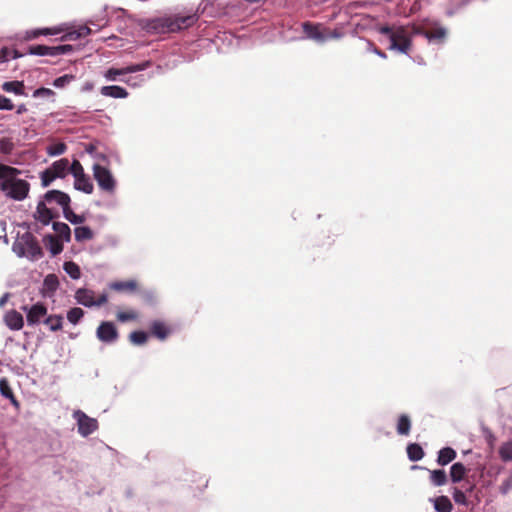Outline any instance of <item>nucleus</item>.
Here are the masks:
<instances>
[{"label": "nucleus", "mask_w": 512, "mask_h": 512, "mask_svg": "<svg viewBox=\"0 0 512 512\" xmlns=\"http://www.w3.org/2000/svg\"><path fill=\"white\" fill-rule=\"evenodd\" d=\"M379 32L384 35L388 41V48L403 54H408L412 48V39L415 35L422 33L420 26L410 25H392L382 26Z\"/></svg>", "instance_id": "1"}, {"label": "nucleus", "mask_w": 512, "mask_h": 512, "mask_svg": "<svg viewBox=\"0 0 512 512\" xmlns=\"http://www.w3.org/2000/svg\"><path fill=\"white\" fill-rule=\"evenodd\" d=\"M196 21V14L160 17L150 23L149 29L156 33L177 32L192 26Z\"/></svg>", "instance_id": "2"}, {"label": "nucleus", "mask_w": 512, "mask_h": 512, "mask_svg": "<svg viewBox=\"0 0 512 512\" xmlns=\"http://www.w3.org/2000/svg\"><path fill=\"white\" fill-rule=\"evenodd\" d=\"M75 299L79 304L86 307L101 306L107 302V294L102 293L96 296L93 290L80 288L75 293Z\"/></svg>", "instance_id": "3"}, {"label": "nucleus", "mask_w": 512, "mask_h": 512, "mask_svg": "<svg viewBox=\"0 0 512 512\" xmlns=\"http://www.w3.org/2000/svg\"><path fill=\"white\" fill-rule=\"evenodd\" d=\"M423 35L430 43L443 44L447 37V29L437 23L420 27Z\"/></svg>", "instance_id": "4"}, {"label": "nucleus", "mask_w": 512, "mask_h": 512, "mask_svg": "<svg viewBox=\"0 0 512 512\" xmlns=\"http://www.w3.org/2000/svg\"><path fill=\"white\" fill-rule=\"evenodd\" d=\"M73 417L77 421L79 434L84 436V437L92 434L98 428L97 420L87 416L81 410L75 411L73 413Z\"/></svg>", "instance_id": "5"}, {"label": "nucleus", "mask_w": 512, "mask_h": 512, "mask_svg": "<svg viewBox=\"0 0 512 512\" xmlns=\"http://www.w3.org/2000/svg\"><path fill=\"white\" fill-rule=\"evenodd\" d=\"M93 175L99 187L105 191H112L115 187V181L111 172L100 164L93 165Z\"/></svg>", "instance_id": "6"}, {"label": "nucleus", "mask_w": 512, "mask_h": 512, "mask_svg": "<svg viewBox=\"0 0 512 512\" xmlns=\"http://www.w3.org/2000/svg\"><path fill=\"white\" fill-rule=\"evenodd\" d=\"M22 310L26 312V319L28 325L39 324L41 319L47 315V307L44 303L37 302L31 307L23 306Z\"/></svg>", "instance_id": "7"}, {"label": "nucleus", "mask_w": 512, "mask_h": 512, "mask_svg": "<svg viewBox=\"0 0 512 512\" xmlns=\"http://www.w3.org/2000/svg\"><path fill=\"white\" fill-rule=\"evenodd\" d=\"M29 190L30 184L26 180L16 179L12 184H9V189L3 192L6 196L21 201L27 197Z\"/></svg>", "instance_id": "8"}, {"label": "nucleus", "mask_w": 512, "mask_h": 512, "mask_svg": "<svg viewBox=\"0 0 512 512\" xmlns=\"http://www.w3.org/2000/svg\"><path fill=\"white\" fill-rule=\"evenodd\" d=\"M96 336L101 342L111 344L118 339L119 335L114 323L105 321L98 326Z\"/></svg>", "instance_id": "9"}, {"label": "nucleus", "mask_w": 512, "mask_h": 512, "mask_svg": "<svg viewBox=\"0 0 512 512\" xmlns=\"http://www.w3.org/2000/svg\"><path fill=\"white\" fill-rule=\"evenodd\" d=\"M303 31L306 35V38L311 39L317 43L322 44L327 41L325 27L321 24H312L309 22L303 23Z\"/></svg>", "instance_id": "10"}, {"label": "nucleus", "mask_w": 512, "mask_h": 512, "mask_svg": "<svg viewBox=\"0 0 512 512\" xmlns=\"http://www.w3.org/2000/svg\"><path fill=\"white\" fill-rule=\"evenodd\" d=\"M20 174L17 168L0 163V190L7 191L9 184H12Z\"/></svg>", "instance_id": "11"}, {"label": "nucleus", "mask_w": 512, "mask_h": 512, "mask_svg": "<svg viewBox=\"0 0 512 512\" xmlns=\"http://www.w3.org/2000/svg\"><path fill=\"white\" fill-rule=\"evenodd\" d=\"M3 321L9 329L14 331L21 330L24 326V319L22 314L14 309L5 313Z\"/></svg>", "instance_id": "12"}, {"label": "nucleus", "mask_w": 512, "mask_h": 512, "mask_svg": "<svg viewBox=\"0 0 512 512\" xmlns=\"http://www.w3.org/2000/svg\"><path fill=\"white\" fill-rule=\"evenodd\" d=\"M130 297H135L141 299L147 303H152L156 296L152 290L142 289L139 287L138 283L134 280H130Z\"/></svg>", "instance_id": "13"}, {"label": "nucleus", "mask_w": 512, "mask_h": 512, "mask_svg": "<svg viewBox=\"0 0 512 512\" xmlns=\"http://www.w3.org/2000/svg\"><path fill=\"white\" fill-rule=\"evenodd\" d=\"M44 199L48 203L56 202L62 207V209L70 204L69 195L60 190H50L46 192Z\"/></svg>", "instance_id": "14"}, {"label": "nucleus", "mask_w": 512, "mask_h": 512, "mask_svg": "<svg viewBox=\"0 0 512 512\" xmlns=\"http://www.w3.org/2000/svg\"><path fill=\"white\" fill-rule=\"evenodd\" d=\"M54 218L52 211L47 208L44 202H39L35 212V219L40 221L43 225H48Z\"/></svg>", "instance_id": "15"}, {"label": "nucleus", "mask_w": 512, "mask_h": 512, "mask_svg": "<svg viewBox=\"0 0 512 512\" xmlns=\"http://www.w3.org/2000/svg\"><path fill=\"white\" fill-rule=\"evenodd\" d=\"M151 333L160 340H165L171 334V328L162 321H154L151 324Z\"/></svg>", "instance_id": "16"}, {"label": "nucleus", "mask_w": 512, "mask_h": 512, "mask_svg": "<svg viewBox=\"0 0 512 512\" xmlns=\"http://www.w3.org/2000/svg\"><path fill=\"white\" fill-rule=\"evenodd\" d=\"M91 29L87 26H80L78 29L67 31L62 37L61 41H74L90 35Z\"/></svg>", "instance_id": "17"}, {"label": "nucleus", "mask_w": 512, "mask_h": 512, "mask_svg": "<svg viewBox=\"0 0 512 512\" xmlns=\"http://www.w3.org/2000/svg\"><path fill=\"white\" fill-rule=\"evenodd\" d=\"M69 160L67 158L59 159L52 163L50 169L54 172L57 178H64L69 170Z\"/></svg>", "instance_id": "18"}, {"label": "nucleus", "mask_w": 512, "mask_h": 512, "mask_svg": "<svg viewBox=\"0 0 512 512\" xmlns=\"http://www.w3.org/2000/svg\"><path fill=\"white\" fill-rule=\"evenodd\" d=\"M47 248L50 250L53 256L58 255L63 250V244L60 242L58 237L54 235H47L44 238Z\"/></svg>", "instance_id": "19"}, {"label": "nucleus", "mask_w": 512, "mask_h": 512, "mask_svg": "<svg viewBox=\"0 0 512 512\" xmlns=\"http://www.w3.org/2000/svg\"><path fill=\"white\" fill-rule=\"evenodd\" d=\"M5 92H11L16 95H25V85L23 81H7L2 84Z\"/></svg>", "instance_id": "20"}, {"label": "nucleus", "mask_w": 512, "mask_h": 512, "mask_svg": "<svg viewBox=\"0 0 512 512\" xmlns=\"http://www.w3.org/2000/svg\"><path fill=\"white\" fill-rule=\"evenodd\" d=\"M74 187L75 189L82 191L86 194H91L94 188L93 183L86 174L75 179Z\"/></svg>", "instance_id": "21"}, {"label": "nucleus", "mask_w": 512, "mask_h": 512, "mask_svg": "<svg viewBox=\"0 0 512 512\" xmlns=\"http://www.w3.org/2000/svg\"><path fill=\"white\" fill-rule=\"evenodd\" d=\"M53 230L56 232L58 238L69 242L71 240V230L70 227L63 222H54Z\"/></svg>", "instance_id": "22"}, {"label": "nucleus", "mask_w": 512, "mask_h": 512, "mask_svg": "<svg viewBox=\"0 0 512 512\" xmlns=\"http://www.w3.org/2000/svg\"><path fill=\"white\" fill-rule=\"evenodd\" d=\"M101 94L113 98H124L127 96V92L124 88L115 85L102 87Z\"/></svg>", "instance_id": "23"}, {"label": "nucleus", "mask_w": 512, "mask_h": 512, "mask_svg": "<svg viewBox=\"0 0 512 512\" xmlns=\"http://www.w3.org/2000/svg\"><path fill=\"white\" fill-rule=\"evenodd\" d=\"M456 457V452L450 447L442 448L438 453V464L444 466L453 461Z\"/></svg>", "instance_id": "24"}, {"label": "nucleus", "mask_w": 512, "mask_h": 512, "mask_svg": "<svg viewBox=\"0 0 512 512\" xmlns=\"http://www.w3.org/2000/svg\"><path fill=\"white\" fill-rule=\"evenodd\" d=\"M27 54L36 56H51L53 57L52 46L46 45H30L27 49Z\"/></svg>", "instance_id": "25"}, {"label": "nucleus", "mask_w": 512, "mask_h": 512, "mask_svg": "<svg viewBox=\"0 0 512 512\" xmlns=\"http://www.w3.org/2000/svg\"><path fill=\"white\" fill-rule=\"evenodd\" d=\"M466 472H467V470L462 463L453 464L450 469V477H451L452 482H454V483L460 482L466 475Z\"/></svg>", "instance_id": "26"}, {"label": "nucleus", "mask_w": 512, "mask_h": 512, "mask_svg": "<svg viewBox=\"0 0 512 512\" xmlns=\"http://www.w3.org/2000/svg\"><path fill=\"white\" fill-rule=\"evenodd\" d=\"M437 512H451L452 503L447 496H439L433 500Z\"/></svg>", "instance_id": "27"}, {"label": "nucleus", "mask_w": 512, "mask_h": 512, "mask_svg": "<svg viewBox=\"0 0 512 512\" xmlns=\"http://www.w3.org/2000/svg\"><path fill=\"white\" fill-rule=\"evenodd\" d=\"M75 239L78 242L91 240L94 237L93 231L87 226H79L74 230Z\"/></svg>", "instance_id": "28"}, {"label": "nucleus", "mask_w": 512, "mask_h": 512, "mask_svg": "<svg viewBox=\"0 0 512 512\" xmlns=\"http://www.w3.org/2000/svg\"><path fill=\"white\" fill-rule=\"evenodd\" d=\"M410 429H411V420L409 418V416L405 415V414H402L399 418H398V422H397V433L399 435H408L410 433Z\"/></svg>", "instance_id": "29"}, {"label": "nucleus", "mask_w": 512, "mask_h": 512, "mask_svg": "<svg viewBox=\"0 0 512 512\" xmlns=\"http://www.w3.org/2000/svg\"><path fill=\"white\" fill-rule=\"evenodd\" d=\"M43 322L51 331L55 332L62 329L63 317L61 315H50Z\"/></svg>", "instance_id": "30"}, {"label": "nucleus", "mask_w": 512, "mask_h": 512, "mask_svg": "<svg viewBox=\"0 0 512 512\" xmlns=\"http://www.w3.org/2000/svg\"><path fill=\"white\" fill-rule=\"evenodd\" d=\"M407 454L411 461H419L424 456L421 446L415 443L408 445Z\"/></svg>", "instance_id": "31"}, {"label": "nucleus", "mask_w": 512, "mask_h": 512, "mask_svg": "<svg viewBox=\"0 0 512 512\" xmlns=\"http://www.w3.org/2000/svg\"><path fill=\"white\" fill-rule=\"evenodd\" d=\"M499 455L505 462L512 461V440L501 444L499 447Z\"/></svg>", "instance_id": "32"}, {"label": "nucleus", "mask_w": 512, "mask_h": 512, "mask_svg": "<svg viewBox=\"0 0 512 512\" xmlns=\"http://www.w3.org/2000/svg\"><path fill=\"white\" fill-rule=\"evenodd\" d=\"M63 214H64V217L69 221L71 222L72 224H81L85 221V217L82 216V215H77L75 214L71 208H70V204L68 206H66L65 208H63Z\"/></svg>", "instance_id": "33"}, {"label": "nucleus", "mask_w": 512, "mask_h": 512, "mask_svg": "<svg viewBox=\"0 0 512 512\" xmlns=\"http://www.w3.org/2000/svg\"><path fill=\"white\" fill-rule=\"evenodd\" d=\"M430 479L435 486H442L447 482V476L444 470L431 471Z\"/></svg>", "instance_id": "34"}, {"label": "nucleus", "mask_w": 512, "mask_h": 512, "mask_svg": "<svg viewBox=\"0 0 512 512\" xmlns=\"http://www.w3.org/2000/svg\"><path fill=\"white\" fill-rule=\"evenodd\" d=\"M63 268H64L65 272L72 279L80 278V276H81L80 268L76 263H74L72 261L65 262Z\"/></svg>", "instance_id": "35"}, {"label": "nucleus", "mask_w": 512, "mask_h": 512, "mask_svg": "<svg viewBox=\"0 0 512 512\" xmlns=\"http://www.w3.org/2000/svg\"><path fill=\"white\" fill-rule=\"evenodd\" d=\"M65 31H67V27L65 25L37 29L39 36L57 35V34L65 32Z\"/></svg>", "instance_id": "36"}, {"label": "nucleus", "mask_w": 512, "mask_h": 512, "mask_svg": "<svg viewBox=\"0 0 512 512\" xmlns=\"http://www.w3.org/2000/svg\"><path fill=\"white\" fill-rule=\"evenodd\" d=\"M83 316H84V311H83V309H81L79 307L71 308L67 312L68 321L74 325H76L81 320V318Z\"/></svg>", "instance_id": "37"}, {"label": "nucleus", "mask_w": 512, "mask_h": 512, "mask_svg": "<svg viewBox=\"0 0 512 512\" xmlns=\"http://www.w3.org/2000/svg\"><path fill=\"white\" fill-rule=\"evenodd\" d=\"M66 149V144L63 142H59L49 145L46 151L49 156H58L63 154L66 151Z\"/></svg>", "instance_id": "38"}, {"label": "nucleus", "mask_w": 512, "mask_h": 512, "mask_svg": "<svg viewBox=\"0 0 512 512\" xmlns=\"http://www.w3.org/2000/svg\"><path fill=\"white\" fill-rule=\"evenodd\" d=\"M22 54H19L17 50H10L7 47H3L0 49V63H3L10 58L17 59L21 57Z\"/></svg>", "instance_id": "39"}, {"label": "nucleus", "mask_w": 512, "mask_h": 512, "mask_svg": "<svg viewBox=\"0 0 512 512\" xmlns=\"http://www.w3.org/2000/svg\"><path fill=\"white\" fill-rule=\"evenodd\" d=\"M56 178H57V176L50 169V167L45 169L41 173V183H42V186L43 187H48Z\"/></svg>", "instance_id": "40"}, {"label": "nucleus", "mask_w": 512, "mask_h": 512, "mask_svg": "<svg viewBox=\"0 0 512 512\" xmlns=\"http://www.w3.org/2000/svg\"><path fill=\"white\" fill-rule=\"evenodd\" d=\"M0 393L5 398H12V396L14 395L10 387L9 381L6 378L0 379Z\"/></svg>", "instance_id": "41"}, {"label": "nucleus", "mask_w": 512, "mask_h": 512, "mask_svg": "<svg viewBox=\"0 0 512 512\" xmlns=\"http://www.w3.org/2000/svg\"><path fill=\"white\" fill-rule=\"evenodd\" d=\"M149 337V334L143 331L133 332L130 335V340L137 345L144 344Z\"/></svg>", "instance_id": "42"}, {"label": "nucleus", "mask_w": 512, "mask_h": 512, "mask_svg": "<svg viewBox=\"0 0 512 512\" xmlns=\"http://www.w3.org/2000/svg\"><path fill=\"white\" fill-rule=\"evenodd\" d=\"M68 171L74 176L75 179L85 175L84 169L78 160H74L72 164L69 165Z\"/></svg>", "instance_id": "43"}, {"label": "nucleus", "mask_w": 512, "mask_h": 512, "mask_svg": "<svg viewBox=\"0 0 512 512\" xmlns=\"http://www.w3.org/2000/svg\"><path fill=\"white\" fill-rule=\"evenodd\" d=\"M52 49H53V57L63 55V54H68L74 50L73 46L69 45V44L52 46Z\"/></svg>", "instance_id": "44"}, {"label": "nucleus", "mask_w": 512, "mask_h": 512, "mask_svg": "<svg viewBox=\"0 0 512 512\" xmlns=\"http://www.w3.org/2000/svg\"><path fill=\"white\" fill-rule=\"evenodd\" d=\"M452 494H453V499L457 504H461V505H465V506L468 505L467 497L462 490H460L458 488H454Z\"/></svg>", "instance_id": "45"}, {"label": "nucleus", "mask_w": 512, "mask_h": 512, "mask_svg": "<svg viewBox=\"0 0 512 512\" xmlns=\"http://www.w3.org/2000/svg\"><path fill=\"white\" fill-rule=\"evenodd\" d=\"M74 78L75 77L73 75L66 74L56 78L53 82V85L57 88H63L65 85L69 84L72 80H74Z\"/></svg>", "instance_id": "46"}, {"label": "nucleus", "mask_w": 512, "mask_h": 512, "mask_svg": "<svg viewBox=\"0 0 512 512\" xmlns=\"http://www.w3.org/2000/svg\"><path fill=\"white\" fill-rule=\"evenodd\" d=\"M44 284L49 290L54 291L57 289L59 282L56 275L49 274L45 277Z\"/></svg>", "instance_id": "47"}, {"label": "nucleus", "mask_w": 512, "mask_h": 512, "mask_svg": "<svg viewBox=\"0 0 512 512\" xmlns=\"http://www.w3.org/2000/svg\"><path fill=\"white\" fill-rule=\"evenodd\" d=\"M128 71V68H123V69H115V68H110L109 70H107V72L105 73V77L108 79V80H116L117 76L119 75H122V74H125L126 72Z\"/></svg>", "instance_id": "48"}, {"label": "nucleus", "mask_w": 512, "mask_h": 512, "mask_svg": "<svg viewBox=\"0 0 512 512\" xmlns=\"http://www.w3.org/2000/svg\"><path fill=\"white\" fill-rule=\"evenodd\" d=\"M499 490L503 495L508 494L512 490V473L502 482Z\"/></svg>", "instance_id": "49"}, {"label": "nucleus", "mask_w": 512, "mask_h": 512, "mask_svg": "<svg viewBox=\"0 0 512 512\" xmlns=\"http://www.w3.org/2000/svg\"><path fill=\"white\" fill-rule=\"evenodd\" d=\"M54 94L55 93L53 90H51L49 88L41 87L34 91L33 96L34 97H51V96H54Z\"/></svg>", "instance_id": "50"}, {"label": "nucleus", "mask_w": 512, "mask_h": 512, "mask_svg": "<svg viewBox=\"0 0 512 512\" xmlns=\"http://www.w3.org/2000/svg\"><path fill=\"white\" fill-rule=\"evenodd\" d=\"M13 143L9 139H2L0 142V150L2 153L9 154L13 150Z\"/></svg>", "instance_id": "51"}, {"label": "nucleus", "mask_w": 512, "mask_h": 512, "mask_svg": "<svg viewBox=\"0 0 512 512\" xmlns=\"http://www.w3.org/2000/svg\"><path fill=\"white\" fill-rule=\"evenodd\" d=\"M14 104L12 101L4 95H0V110H12Z\"/></svg>", "instance_id": "52"}, {"label": "nucleus", "mask_w": 512, "mask_h": 512, "mask_svg": "<svg viewBox=\"0 0 512 512\" xmlns=\"http://www.w3.org/2000/svg\"><path fill=\"white\" fill-rule=\"evenodd\" d=\"M325 33L327 35V40L328 39H340L343 37V33L337 29L335 30H330L328 28L325 27Z\"/></svg>", "instance_id": "53"}, {"label": "nucleus", "mask_w": 512, "mask_h": 512, "mask_svg": "<svg viewBox=\"0 0 512 512\" xmlns=\"http://www.w3.org/2000/svg\"><path fill=\"white\" fill-rule=\"evenodd\" d=\"M38 37L39 33L37 32V29L27 30L23 36L24 40L26 41L34 40Z\"/></svg>", "instance_id": "54"}, {"label": "nucleus", "mask_w": 512, "mask_h": 512, "mask_svg": "<svg viewBox=\"0 0 512 512\" xmlns=\"http://www.w3.org/2000/svg\"><path fill=\"white\" fill-rule=\"evenodd\" d=\"M109 288L113 290H126L128 289V282H113L109 284Z\"/></svg>", "instance_id": "55"}, {"label": "nucleus", "mask_w": 512, "mask_h": 512, "mask_svg": "<svg viewBox=\"0 0 512 512\" xmlns=\"http://www.w3.org/2000/svg\"><path fill=\"white\" fill-rule=\"evenodd\" d=\"M9 298V293H5L1 298H0V307H4V305L6 304L7 300Z\"/></svg>", "instance_id": "56"}, {"label": "nucleus", "mask_w": 512, "mask_h": 512, "mask_svg": "<svg viewBox=\"0 0 512 512\" xmlns=\"http://www.w3.org/2000/svg\"><path fill=\"white\" fill-rule=\"evenodd\" d=\"M31 249H32L33 255H35V254L41 255V248L37 244L32 245Z\"/></svg>", "instance_id": "57"}, {"label": "nucleus", "mask_w": 512, "mask_h": 512, "mask_svg": "<svg viewBox=\"0 0 512 512\" xmlns=\"http://www.w3.org/2000/svg\"><path fill=\"white\" fill-rule=\"evenodd\" d=\"M11 402V404L16 407L17 409L20 407L19 401L16 399V397L13 395L12 398H8Z\"/></svg>", "instance_id": "58"}, {"label": "nucleus", "mask_w": 512, "mask_h": 512, "mask_svg": "<svg viewBox=\"0 0 512 512\" xmlns=\"http://www.w3.org/2000/svg\"><path fill=\"white\" fill-rule=\"evenodd\" d=\"M371 51L381 58H386V54L378 50L377 48H372Z\"/></svg>", "instance_id": "59"}, {"label": "nucleus", "mask_w": 512, "mask_h": 512, "mask_svg": "<svg viewBox=\"0 0 512 512\" xmlns=\"http://www.w3.org/2000/svg\"><path fill=\"white\" fill-rule=\"evenodd\" d=\"M118 318L121 321H127L128 320V312H121V313H119Z\"/></svg>", "instance_id": "60"}, {"label": "nucleus", "mask_w": 512, "mask_h": 512, "mask_svg": "<svg viewBox=\"0 0 512 512\" xmlns=\"http://www.w3.org/2000/svg\"><path fill=\"white\" fill-rule=\"evenodd\" d=\"M209 4H210L209 0L202 1V3L199 5L198 10L202 9V11H204Z\"/></svg>", "instance_id": "61"}, {"label": "nucleus", "mask_w": 512, "mask_h": 512, "mask_svg": "<svg viewBox=\"0 0 512 512\" xmlns=\"http://www.w3.org/2000/svg\"><path fill=\"white\" fill-rule=\"evenodd\" d=\"M26 111H27V109H26V106L24 104L19 105L18 108H17V114H22V113H24Z\"/></svg>", "instance_id": "62"}, {"label": "nucleus", "mask_w": 512, "mask_h": 512, "mask_svg": "<svg viewBox=\"0 0 512 512\" xmlns=\"http://www.w3.org/2000/svg\"><path fill=\"white\" fill-rule=\"evenodd\" d=\"M141 69H143L142 66H132V65H130L129 71H130V73H133V72L139 71Z\"/></svg>", "instance_id": "63"}, {"label": "nucleus", "mask_w": 512, "mask_h": 512, "mask_svg": "<svg viewBox=\"0 0 512 512\" xmlns=\"http://www.w3.org/2000/svg\"><path fill=\"white\" fill-rule=\"evenodd\" d=\"M473 489H474V485H470V486H468L467 491L468 492H472Z\"/></svg>", "instance_id": "64"}]
</instances>
